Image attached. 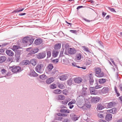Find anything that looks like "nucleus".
Segmentation results:
<instances>
[{"instance_id":"nucleus-31","label":"nucleus","mask_w":122,"mask_h":122,"mask_svg":"<svg viewBox=\"0 0 122 122\" xmlns=\"http://www.w3.org/2000/svg\"><path fill=\"white\" fill-rule=\"evenodd\" d=\"M61 90L59 89L55 90L53 91V93L56 94H59L61 93Z\"/></svg>"},{"instance_id":"nucleus-16","label":"nucleus","mask_w":122,"mask_h":122,"mask_svg":"<svg viewBox=\"0 0 122 122\" xmlns=\"http://www.w3.org/2000/svg\"><path fill=\"white\" fill-rule=\"evenodd\" d=\"M87 89V88H84L83 87L81 92V94L82 95L85 96L86 95L87 92L86 90Z\"/></svg>"},{"instance_id":"nucleus-48","label":"nucleus","mask_w":122,"mask_h":122,"mask_svg":"<svg viewBox=\"0 0 122 122\" xmlns=\"http://www.w3.org/2000/svg\"><path fill=\"white\" fill-rule=\"evenodd\" d=\"M6 48L2 47L0 49V52L1 53H4L5 50H6Z\"/></svg>"},{"instance_id":"nucleus-14","label":"nucleus","mask_w":122,"mask_h":122,"mask_svg":"<svg viewBox=\"0 0 122 122\" xmlns=\"http://www.w3.org/2000/svg\"><path fill=\"white\" fill-rule=\"evenodd\" d=\"M59 52L58 50H53L52 51V55L54 57H56L57 56Z\"/></svg>"},{"instance_id":"nucleus-56","label":"nucleus","mask_w":122,"mask_h":122,"mask_svg":"<svg viewBox=\"0 0 122 122\" xmlns=\"http://www.w3.org/2000/svg\"><path fill=\"white\" fill-rule=\"evenodd\" d=\"M63 51H61L60 52V55H59V57H61L63 56Z\"/></svg>"},{"instance_id":"nucleus-33","label":"nucleus","mask_w":122,"mask_h":122,"mask_svg":"<svg viewBox=\"0 0 122 122\" xmlns=\"http://www.w3.org/2000/svg\"><path fill=\"white\" fill-rule=\"evenodd\" d=\"M65 99V97L63 95H60L58 96L57 99L58 100H63Z\"/></svg>"},{"instance_id":"nucleus-63","label":"nucleus","mask_w":122,"mask_h":122,"mask_svg":"<svg viewBox=\"0 0 122 122\" xmlns=\"http://www.w3.org/2000/svg\"><path fill=\"white\" fill-rule=\"evenodd\" d=\"M60 107L61 109H64L66 108V107L64 105H61L60 106Z\"/></svg>"},{"instance_id":"nucleus-21","label":"nucleus","mask_w":122,"mask_h":122,"mask_svg":"<svg viewBox=\"0 0 122 122\" xmlns=\"http://www.w3.org/2000/svg\"><path fill=\"white\" fill-rule=\"evenodd\" d=\"M54 81V79L53 77H51L50 78L47 79L46 81V83L49 84L52 82Z\"/></svg>"},{"instance_id":"nucleus-53","label":"nucleus","mask_w":122,"mask_h":122,"mask_svg":"<svg viewBox=\"0 0 122 122\" xmlns=\"http://www.w3.org/2000/svg\"><path fill=\"white\" fill-rule=\"evenodd\" d=\"M59 61V60L58 59H55L54 60H53L52 61L53 63L55 64H56Z\"/></svg>"},{"instance_id":"nucleus-11","label":"nucleus","mask_w":122,"mask_h":122,"mask_svg":"<svg viewBox=\"0 0 122 122\" xmlns=\"http://www.w3.org/2000/svg\"><path fill=\"white\" fill-rule=\"evenodd\" d=\"M104 107L103 105L100 103L97 105L96 109L98 111L104 109Z\"/></svg>"},{"instance_id":"nucleus-36","label":"nucleus","mask_w":122,"mask_h":122,"mask_svg":"<svg viewBox=\"0 0 122 122\" xmlns=\"http://www.w3.org/2000/svg\"><path fill=\"white\" fill-rule=\"evenodd\" d=\"M105 115V113L101 114L98 113L97 114V116L99 117L102 119L103 118L104 116Z\"/></svg>"},{"instance_id":"nucleus-28","label":"nucleus","mask_w":122,"mask_h":122,"mask_svg":"<svg viewBox=\"0 0 122 122\" xmlns=\"http://www.w3.org/2000/svg\"><path fill=\"white\" fill-rule=\"evenodd\" d=\"M20 47V46H18L14 45L13 46L12 49L13 51L15 52L18 50H17Z\"/></svg>"},{"instance_id":"nucleus-49","label":"nucleus","mask_w":122,"mask_h":122,"mask_svg":"<svg viewBox=\"0 0 122 122\" xmlns=\"http://www.w3.org/2000/svg\"><path fill=\"white\" fill-rule=\"evenodd\" d=\"M86 64L87 65H89L92 63V61L89 60H87L86 61Z\"/></svg>"},{"instance_id":"nucleus-59","label":"nucleus","mask_w":122,"mask_h":122,"mask_svg":"<svg viewBox=\"0 0 122 122\" xmlns=\"http://www.w3.org/2000/svg\"><path fill=\"white\" fill-rule=\"evenodd\" d=\"M63 122H70L69 121L68 118H66L64 119L63 121Z\"/></svg>"},{"instance_id":"nucleus-57","label":"nucleus","mask_w":122,"mask_h":122,"mask_svg":"<svg viewBox=\"0 0 122 122\" xmlns=\"http://www.w3.org/2000/svg\"><path fill=\"white\" fill-rule=\"evenodd\" d=\"M109 9L112 12H116V11H115V9L113 8H111L110 7L109 8Z\"/></svg>"},{"instance_id":"nucleus-54","label":"nucleus","mask_w":122,"mask_h":122,"mask_svg":"<svg viewBox=\"0 0 122 122\" xmlns=\"http://www.w3.org/2000/svg\"><path fill=\"white\" fill-rule=\"evenodd\" d=\"M34 40V39L33 38H31L30 39L29 38V41L30 44H32Z\"/></svg>"},{"instance_id":"nucleus-44","label":"nucleus","mask_w":122,"mask_h":122,"mask_svg":"<svg viewBox=\"0 0 122 122\" xmlns=\"http://www.w3.org/2000/svg\"><path fill=\"white\" fill-rule=\"evenodd\" d=\"M82 47L83 48L84 50L86 51V52H90L89 51V49L87 47H86L85 46H82Z\"/></svg>"},{"instance_id":"nucleus-39","label":"nucleus","mask_w":122,"mask_h":122,"mask_svg":"<svg viewBox=\"0 0 122 122\" xmlns=\"http://www.w3.org/2000/svg\"><path fill=\"white\" fill-rule=\"evenodd\" d=\"M47 55V58H50L51 55V52L50 51H46Z\"/></svg>"},{"instance_id":"nucleus-58","label":"nucleus","mask_w":122,"mask_h":122,"mask_svg":"<svg viewBox=\"0 0 122 122\" xmlns=\"http://www.w3.org/2000/svg\"><path fill=\"white\" fill-rule=\"evenodd\" d=\"M58 72V71L56 69H54L52 71V73L53 74H55L56 72Z\"/></svg>"},{"instance_id":"nucleus-8","label":"nucleus","mask_w":122,"mask_h":122,"mask_svg":"<svg viewBox=\"0 0 122 122\" xmlns=\"http://www.w3.org/2000/svg\"><path fill=\"white\" fill-rule=\"evenodd\" d=\"M5 52L8 55L10 56H13L14 55V53L13 51L10 50L6 49Z\"/></svg>"},{"instance_id":"nucleus-32","label":"nucleus","mask_w":122,"mask_h":122,"mask_svg":"<svg viewBox=\"0 0 122 122\" xmlns=\"http://www.w3.org/2000/svg\"><path fill=\"white\" fill-rule=\"evenodd\" d=\"M101 69L100 67H97L95 69V74H98L101 71Z\"/></svg>"},{"instance_id":"nucleus-43","label":"nucleus","mask_w":122,"mask_h":122,"mask_svg":"<svg viewBox=\"0 0 122 122\" xmlns=\"http://www.w3.org/2000/svg\"><path fill=\"white\" fill-rule=\"evenodd\" d=\"M23 63L25 65H26L27 64H30V62L28 60H26L24 61H23Z\"/></svg>"},{"instance_id":"nucleus-38","label":"nucleus","mask_w":122,"mask_h":122,"mask_svg":"<svg viewBox=\"0 0 122 122\" xmlns=\"http://www.w3.org/2000/svg\"><path fill=\"white\" fill-rule=\"evenodd\" d=\"M90 92L92 94H95V90L93 89L92 87H91L90 88Z\"/></svg>"},{"instance_id":"nucleus-46","label":"nucleus","mask_w":122,"mask_h":122,"mask_svg":"<svg viewBox=\"0 0 122 122\" xmlns=\"http://www.w3.org/2000/svg\"><path fill=\"white\" fill-rule=\"evenodd\" d=\"M1 72L2 74L5 75L7 71L4 69H2L1 70Z\"/></svg>"},{"instance_id":"nucleus-41","label":"nucleus","mask_w":122,"mask_h":122,"mask_svg":"<svg viewBox=\"0 0 122 122\" xmlns=\"http://www.w3.org/2000/svg\"><path fill=\"white\" fill-rule=\"evenodd\" d=\"M75 100L72 99L71 102H70L68 103V105H70L72 104H75Z\"/></svg>"},{"instance_id":"nucleus-55","label":"nucleus","mask_w":122,"mask_h":122,"mask_svg":"<svg viewBox=\"0 0 122 122\" xmlns=\"http://www.w3.org/2000/svg\"><path fill=\"white\" fill-rule=\"evenodd\" d=\"M102 86L101 85L98 86H96L95 87V88L96 89H97L100 88L102 87Z\"/></svg>"},{"instance_id":"nucleus-15","label":"nucleus","mask_w":122,"mask_h":122,"mask_svg":"<svg viewBox=\"0 0 122 122\" xmlns=\"http://www.w3.org/2000/svg\"><path fill=\"white\" fill-rule=\"evenodd\" d=\"M72 116V119L74 121H75L78 120L79 118V117H77V116L73 114H71L70 116Z\"/></svg>"},{"instance_id":"nucleus-7","label":"nucleus","mask_w":122,"mask_h":122,"mask_svg":"<svg viewBox=\"0 0 122 122\" xmlns=\"http://www.w3.org/2000/svg\"><path fill=\"white\" fill-rule=\"evenodd\" d=\"M76 52V50L74 48H71L69 49L68 50V53L70 54H74Z\"/></svg>"},{"instance_id":"nucleus-17","label":"nucleus","mask_w":122,"mask_h":122,"mask_svg":"<svg viewBox=\"0 0 122 122\" xmlns=\"http://www.w3.org/2000/svg\"><path fill=\"white\" fill-rule=\"evenodd\" d=\"M53 67L54 66L52 64L50 63L47 66V68L48 71L50 72L51 71Z\"/></svg>"},{"instance_id":"nucleus-62","label":"nucleus","mask_w":122,"mask_h":122,"mask_svg":"<svg viewBox=\"0 0 122 122\" xmlns=\"http://www.w3.org/2000/svg\"><path fill=\"white\" fill-rule=\"evenodd\" d=\"M83 7H84V6H79L77 7L76 9L77 10H78V9H80L81 8H83Z\"/></svg>"},{"instance_id":"nucleus-26","label":"nucleus","mask_w":122,"mask_h":122,"mask_svg":"<svg viewBox=\"0 0 122 122\" xmlns=\"http://www.w3.org/2000/svg\"><path fill=\"white\" fill-rule=\"evenodd\" d=\"M6 58L5 56H1L0 58V63H1L4 62L6 60Z\"/></svg>"},{"instance_id":"nucleus-9","label":"nucleus","mask_w":122,"mask_h":122,"mask_svg":"<svg viewBox=\"0 0 122 122\" xmlns=\"http://www.w3.org/2000/svg\"><path fill=\"white\" fill-rule=\"evenodd\" d=\"M116 103L114 102H112L109 103H106L107 105V107L108 108H111L115 106Z\"/></svg>"},{"instance_id":"nucleus-23","label":"nucleus","mask_w":122,"mask_h":122,"mask_svg":"<svg viewBox=\"0 0 122 122\" xmlns=\"http://www.w3.org/2000/svg\"><path fill=\"white\" fill-rule=\"evenodd\" d=\"M95 75L97 77H103L104 75V74L103 71H101L100 72H99L98 74H95Z\"/></svg>"},{"instance_id":"nucleus-25","label":"nucleus","mask_w":122,"mask_h":122,"mask_svg":"<svg viewBox=\"0 0 122 122\" xmlns=\"http://www.w3.org/2000/svg\"><path fill=\"white\" fill-rule=\"evenodd\" d=\"M30 75L33 77H36L38 76L37 74L34 70L31 71V72L30 73Z\"/></svg>"},{"instance_id":"nucleus-61","label":"nucleus","mask_w":122,"mask_h":122,"mask_svg":"<svg viewBox=\"0 0 122 122\" xmlns=\"http://www.w3.org/2000/svg\"><path fill=\"white\" fill-rule=\"evenodd\" d=\"M107 14V13L105 12H103L102 13V16L104 17Z\"/></svg>"},{"instance_id":"nucleus-24","label":"nucleus","mask_w":122,"mask_h":122,"mask_svg":"<svg viewBox=\"0 0 122 122\" xmlns=\"http://www.w3.org/2000/svg\"><path fill=\"white\" fill-rule=\"evenodd\" d=\"M29 40V37H24L22 39V42L23 43L28 42Z\"/></svg>"},{"instance_id":"nucleus-40","label":"nucleus","mask_w":122,"mask_h":122,"mask_svg":"<svg viewBox=\"0 0 122 122\" xmlns=\"http://www.w3.org/2000/svg\"><path fill=\"white\" fill-rule=\"evenodd\" d=\"M58 86L59 88L61 89H64L65 88L64 85L63 84H59L58 85Z\"/></svg>"},{"instance_id":"nucleus-60","label":"nucleus","mask_w":122,"mask_h":122,"mask_svg":"<svg viewBox=\"0 0 122 122\" xmlns=\"http://www.w3.org/2000/svg\"><path fill=\"white\" fill-rule=\"evenodd\" d=\"M70 31L72 33L75 34L77 32L76 30H70Z\"/></svg>"},{"instance_id":"nucleus-6","label":"nucleus","mask_w":122,"mask_h":122,"mask_svg":"<svg viewBox=\"0 0 122 122\" xmlns=\"http://www.w3.org/2000/svg\"><path fill=\"white\" fill-rule=\"evenodd\" d=\"M112 118V115L110 113H108L106 114L105 117V120L107 121H111Z\"/></svg>"},{"instance_id":"nucleus-27","label":"nucleus","mask_w":122,"mask_h":122,"mask_svg":"<svg viewBox=\"0 0 122 122\" xmlns=\"http://www.w3.org/2000/svg\"><path fill=\"white\" fill-rule=\"evenodd\" d=\"M70 111L69 110L62 109L60 110V112L62 113H70Z\"/></svg>"},{"instance_id":"nucleus-64","label":"nucleus","mask_w":122,"mask_h":122,"mask_svg":"<svg viewBox=\"0 0 122 122\" xmlns=\"http://www.w3.org/2000/svg\"><path fill=\"white\" fill-rule=\"evenodd\" d=\"M99 122H107L106 121H105V120L102 119L100 120H99Z\"/></svg>"},{"instance_id":"nucleus-45","label":"nucleus","mask_w":122,"mask_h":122,"mask_svg":"<svg viewBox=\"0 0 122 122\" xmlns=\"http://www.w3.org/2000/svg\"><path fill=\"white\" fill-rule=\"evenodd\" d=\"M72 80L71 79H70L67 81V83L69 85H71L72 83Z\"/></svg>"},{"instance_id":"nucleus-47","label":"nucleus","mask_w":122,"mask_h":122,"mask_svg":"<svg viewBox=\"0 0 122 122\" xmlns=\"http://www.w3.org/2000/svg\"><path fill=\"white\" fill-rule=\"evenodd\" d=\"M46 76L44 75L43 74L41 75L39 77L40 78L42 79H44L46 78Z\"/></svg>"},{"instance_id":"nucleus-2","label":"nucleus","mask_w":122,"mask_h":122,"mask_svg":"<svg viewBox=\"0 0 122 122\" xmlns=\"http://www.w3.org/2000/svg\"><path fill=\"white\" fill-rule=\"evenodd\" d=\"M9 69H10L13 72L17 73L20 71L21 68L20 66H14L10 67Z\"/></svg>"},{"instance_id":"nucleus-51","label":"nucleus","mask_w":122,"mask_h":122,"mask_svg":"<svg viewBox=\"0 0 122 122\" xmlns=\"http://www.w3.org/2000/svg\"><path fill=\"white\" fill-rule=\"evenodd\" d=\"M68 102V101L66 100H64L63 101H62L61 103L62 104L66 105V104Z\"/></svg>"},{"instance_id":"nucleus-10","label":"nucleus","mask_w":122,"mask_h":122,"mask_svg":"<svg viewBox=\"0 0 122 122\" xmlns=\"http://www.w3.org/2000/svg\"><path fill=\"white\" fill-rule=\"evenodd\" d=\"M42 41L41 39L38 38L35 40L34 43L36 45H39L42 43Z\"/></svg>"},{"instance_id":"nucleus-34","label":"nucleus","mask_w":122,"mask_h":122,"mask_svg":"<svg viewBox=\"0 0 122 122\" xmlns=\"http://www.w3.org/2000/svg\"><path fill=\"white\" fill-rule=\"evenodd\" d=\"M98 81L100 84H103L106 81V80L105 79L101 78L98 80Z\"/></svg>"},{"instance_id":"nucleus-12","label":"nucleus","mask_w":122,"mask_h":122,"mask_svg":"<svg viewBox=\"0 0 122 122\" xmlns=\"http://www.w3.org/2000/svg\"><path fill=\"white\" fill-rule=\"evenodd\" d=\"M74 82L76 83H79L82 81V79L80 77H76L74 79Z\"/></svg>"},{"instance_id":"nucleus-20","label":"nucleus","mask_w":122,"mask_h":122,"mask_svg":"<svg viewBox=\"0 0 122 122\" xmlns=\"http://www.w3.org/2000/svg\"><path fill=\"white\" fill-rule=\"evenodd\" d=\"M61 47V44L60 43L56 44L54 46V48L55 50H58L60 49Z\"/></svg>"},{"instance_id":"nucleus-18","label":"nucleus","mask_w":122,"mask_h":122,"mask_svg":"<svg viewBox=\"0 0 122 122\" xmlns=\"http://www.w3.org/2000/svg\"><path fill=\"white\" fill-rule=\"evenodd\" d=\"M117 109L116 108H113L111 109L108 110L109 112L113 114H116L117 112Z\"/></svg>"},{"instance_id":"nucleus-52","label":"nucleus","mask_w":122,"mask_h":122,"mask_svg":"<svg viewBox=\"0 0 122 122\" xmlns=\"http://www.w3.org/2000/svg\"><path fill=\"white\" fill-rule=\"evenodd\" d=\"M85 106L87 108H90L91 107V105L90 104L86 103L85 104Z\"/></svg>"},{"instance_id":"nucleus-22","label":"nucleus","mask_w":122,"mask_h":122,"mask_svg":"<svg viewBox=\"0 0 122 122\" xmlns=\"http://www.w3.org/2000/svg\"><path fill=\"white\" fill-rule=\"evenodd\" d=\"M89 81L90 84L92 85V84L94 81L93 79V77L92 76L91 74H90V75L89 76Z\"/></svg>"},{"instance_id":"nucleus-5","label":"nucleus","mask_w":122,"mask_h":122,"mask_svg":"<svg viewBox=\"0 0 122 122\" xmlns=\"http://www.w3.org/2000/svg\"><path fill=\"white\" fill-rule=\"evenodd\" d=\"M91 97V102L92 103H97L100 100V98L97 97Z\"/></svg>"},{"instance_id":"nucleus-42","label":"nucleus","mask_w":122,"mask_h":122,"mask_svg":"<svg viewBox=\"0 0 122 122\" xmlns=\"http://www.w3.org/2000/svg\"><path fill=\"white\" fill-rule=\"evenodd\" d=\"M50 87L51 89H54L56 88V85L55 84H53L51 85L50 86Z\"/></svg>"},{"instance_id":"nucleus-3","label":"nucleus","mask_w":122,"mask_h":122,"mask_svg":"<svg viewBox=\"0 0 122 122\" xmlns=\"http://www.w3.org/2000/svg\"><path fill=\"white\" fill-rule=\"evenodd\" d=\"M21 50H18L16 51L15 52V60L16 62H19V60L20 59V56L21 55Z\"/></svg>"},{"instance_id":"nucleus-4","label":"nucleus","mask_w":122,"mask_h":122,"mask_svg":"<svg viewBox=\"0 0 122 122\" xmlns=\"http://www.w3.org/2000/svg\"><path fill=\"white\" fill-rule=\"evenodd\" d=\"M46 53L45 51L39 53L37 55V58L39 59H41L44 58L46 56Z\"/></svg>"},{"instance_id":"nucleus-35","label":"nucleus","mask_w":122,"mask_h":122,"mask_svg":"<svg viewBox=\"0 0 122 122\" xmlns=\"http://www.w3.org/2000/svg\"><path fill=\"white\" fill-rule=\"evenodd\" d=\"M81 57V54L80 53L77 54L76 56V58L77 60H80Z\"/></svg>"},{"instance_id":"nucleus-37","label":"nucleus","mask_w":122,"mask_h":122,"mask_svg":"<svg viewBox=\"0 0 122 122\" xmlns=\"http://www.w3.org/2000/svg\"><path fill=\"white\" fill-rule=\"evenodd\" d=\"M30 63L33 66H35L36 64V62L34 59L31 60L30 62Z\"/></svg>"},{"instance_id":"nucleus-50","label":"nucleus","mask_w":122,"mask_h":122,"mask_svg":"<svg viewBox=\"0 0 122 122\" xmlns=\"http://www.w3.org/2000/svg\"><path fill=\"white\" fill-rule=\"evenodd\" d=\"M62 92L63 94L64 95H66L68 93V91L66 89H64L63 91Z\"/></svg>"},{"instance_id":"nucleus-1","label":"nucleus","mask_w":122,"mask_h":122,"mask_svg":"<svg viewBox=\"0 0 122 122\" xmlns=\"http://www.w3.org/2000/svg\"><path fill=\"white\" fill-rule=\"evenodd\" d=\"M45 68L44 65L42 64H38L36 67V70L38 72L41 73L43 72Z\"/></svg>"},{"instance_id":"nucleus-19","label":"nucleus","mask_w":122,"mask_h":122,"mask_svg":"<svg viewBox=\"0 0 122 122\" xmlns=\"http://www.w3.org/2000/svg\"><path fill=\"white\" fill-rule=\"evenodd\" d=\"M108 88L107 87H104L101 90V92L103 93H106L108 92Z\"/></svg>"},{"instance_id":"nucleus-29","label":"nucleus","mask_w":122,"mask_h":122,"mask_svg":"<svg viewBox=\"0 0 122 122\" xmlns=\"http://www.w3.org/2000/svg\"><path fill=\"white\" fill-rule=\"evenodd\" d=\"M77 99L81 102H82L85 99L84 97L82 95L79 96L77 98Z\"/></svg>"},{"instance_id":"nucleus-30","label":"nucleus","mask_w":122,"mask_h":122,"mask_svg":"<svg viewBox=\"0 0 122 122\" xmlns=\"http://www.w3.org/2000/svg\"><path fill=\"white\" fill-rule=\"evenodd\" d=\"M39 51L38 49L37 48L35 49L32 51H31L30 52V53L29 54H34L37 52Z\"/></svg>"},{"instance_id":"nucleus-13","label":"nucleus","mask_w":122,"mask_h":122,"mask_svg":"<svg viewBox=\"0 0 122 122\" xmlns=\"http://www.w3.org/2000/svg\"><path fill=\"white\" fill-rule=\"evenodd\" d=\"M58 78L61 80L63 81L66 80L67 78V77L66 75H64L61 76H59Z\"/></svg>"}]
</instances>
